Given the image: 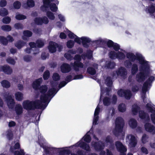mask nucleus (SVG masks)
Masks as SVG:
<instances>
[{
	"label": "nucleus",
	"mask_w": 155,
	"mask_h": 155,
	"mask_svg": "<svg viewBox=\"0 0 155 155\" xmlns=\"http://www.w3.org/2000/svg\"><path fill=\"white\" fill-rule=\"evenodd\" d=\"M15 110L18 115H20L23 112V108L21 105L18 104L16 105L15 107Z\"/></svg>",
	"instance_id": "obj_26"
},
{
	"label": "nucleus",
	"mask_w": 155,
	"mask_h": 155,
	"mask_svg": "<svg viewBox=\"0 0 155 155\" xmlns=\"http://www.w3.org/2000/svg\"><path fill=\"white\" fill-rule=\"evenodd\" d=\"M58 46V45L56 43L53 41H50L48 46V49L50 52L51 53L55 52L56 51V48Z\"/></svg>",
	"instance_id": "obj_16"
},
{
	"label": "nucleus",
	"mask_w": 155,
	"mask_h": 155,
	"mask_svg": "<svg viewBox=\"0 0 155 155\" xmlns=\"http://www.w3.org/2000/svg\"><path fill=\"white\" fill-rule=\"evenodd\" d=\"M127 74L126 69L124 67H121L119 68L117 71L114 72L112 75L113 77L116 78L117 76H124Z\"/></svg>",
	"instance_id": "obj_9"
},
{
	"label": "nucleus",
	"mask_w": 155,
	"mask_h": 155,
	"mask_svg": "<svg viewBox=\"0 0 155 155\" xmlns=\"http://www.w3.org/2000/svg\"><path fill=\"white\" fill-rule=\"evenodd\" d=\"M21 6V3L19 1H15L13 3V6L14 8L15 9H19L20 8Z\"/></svg>",
	"instance_id": "obj_64"
},
{
	"label": "nucleus",
	"mask_w": 155,
	"mask_h": 155,
	"mask_svg": "<svg viewBox=\"0 0 155 155\" xmlns=\"http://www.w3.org/2000/svg\"><path fill=\"white\" fill-rule=\"evenodd\" d=\"M140 109V107L137 104H134L132 106V111L134 115H137Z\"/></svg>",
	"instance_id": "obj_30"
},
{
	"label": "nucleus",
	"mask_w": 155,
	"mask_h": 155,
	"mask_svg": "<svg viewBox=\"0 0 155 155\" xmlns=\"http://www.w3.org/2000/svg\"><path fill=\"white\" fill-rule=\"evenodd\" d=\"M42 78H38L34 81L32 84V87L35 90H38V88L41 86L42 83Z\"/></svg>",
	"instance_id": "obj_18"
},
{
	"label": "nucleus",
	"mask_w": 155,
	"mask_h": 155,
	"mask_svg": "<svg viewBox=\"0 0 155 155\" xmlns=\"http://www.w3.org/2000/svg\"><path fill=\"white\" fill-rule=\"evenodd\" d=\"M132 94L131 91L129 90H125L124 93V97L127 100L130 99L132 97Z\"/></svg>",
	"instance_id": "obj_37"
},
{
	"label": "nucleus",
	"mask_w": 155,
	"mask_h": 155,
	"mask_svg": "<svg viewBox=\"0 0 155 155\" xmlns=\"http://www.w3.org/2000/svg\"><path fill=\"white\" fill-rule=\"evenodd\" d=\"M104 39L99 38L97 40L92 41L93 44H95L97 46H100L101 45H104Z\"/></svg>",
	"instance_id": "obj_24"
},
{
	"label": "nucleus",
	"mask_w": 155,
	"mask_h": 155,
	"mask_svg": "<svg viewBox=\"0 0 155 155\" xmlns=\"http://www.w3.org/2000/svg\"><path fill=\"white\" fill-rule=\"evenodd\" d=\"M35 5V2L33 0H28L27 3L23 5V7L25 8H27L28 7L32 8Z\"/></svg>",
	"instance_id": "obj_25"
},
{
	"label": "nucleus",
	"mask_w": 155,
	"mask_h": 155,
	"mask_svg": "<svg viewBox=\"0 0 155 155\" xmlns=\"http://www.w3.org/2000/svg\"><path fill=\"white\" fill-rule=\"evenodd\" d=\"M48 90V87L46 85H41L38 88V90L39 92L41 94L40 96V102L42 103H45V99L44 100L42 99V97L45 95L47 94H46Z\"/></svg>",
	"instance_id": "obj_8"
},
{
	"label": "nucleus",
	"mask_w": 155,
	"mask_h": 155,
	"mask_svg": "<svg viewBox=\"0 0 155 155\" xmlns=\"http://www.w3.org/2000/svg\"><path fill=\"white\" fill-rule=\"evenodd\" d=\"M115 145L117 151L120 153L126 152L127 148L126 147L124 146L123 143L120 141H117L115 142Z\"/></svg>",
	"instance_id": "obj_12"
},
{
	"label": "nucleus",
	"mask_w": 155,
	"mask_h": 155,
	"mask_svg": "<svg viewBox=\"0 0 155 155\" xmlns=\"http://www.w3.org/2000/svg\"><path fill=\"white\" fill-rule=\"evenodd\" d=\"M46 12V15L47 16L50 20H54L55 18L54 14L51 11L48 10Z\"/></svg>",
	"instance_id": "obj_46"
},
{
	"label": "nucleus",
	"mask_w": 155,
	"mask_h": 155,
	"mask_svg": "<svg viewBox=\"0 0 155 155\" xmlns=\"http://www.w3.org/2000/svg\"><path fill=\"white\" fill-rule=\"evenodd\" d=\"M129 124L132 128L134 129L137 127V123L136 120L134 119L131 118L129 121Z\"/></svg>",
	"instance_id": "obj_32"
},
{
	"label": "nucleus",
	"mask_w": 155,
	"mask_h": 155,
	"mask_svg": "<svg viewBox=\"0 0 155 155\" xmlns=\"http://www.w3.org/2000/svg\"><path fill=\"white\" fill-rule=\"evenodd\" d=\"M131 61L127 59L124 61V65L127 68H130L132 65V63Z\"/></svg>",
	"instance_id": "obj_53"
},
{
	"label": "nucleus",
	"mask_w": 155,
	"mask_h": 155,
	"mask_svg": "<svg viewBox=\"0 0 155 155\" xmlns=\"http://www.w3.org/2000/svg\"><path fill=\"white\" fill-rule=\"evenodd\" d=\"M58 91V89L51 88L48 91L47 94L42 97V99L44 100L45 99V103L44 104L40 103L39 100H37L35 101L26 100L24 101L22 105L24 108L27 110H34L37 109H45L50 101L49 97L51 99L57 93Z\"/></svg>",
	"instance_id": "obj_2"
},
{
	"label": "nucleus",
	"mask_w": 155,
	"mask_h": 155,
	"mask_svg": "<svg viewBox=\"0 0 155 155\" xmlns=\"http://www.w3.org/2000/svg\"><path fill=\"white\" fill-rule=\"evenodd\" d=\"M117 97L115 94H113L111 99V103L113 105L116 104L117 102Z\"/></svg>",
	"instance_id": "obj_57"
},
{
	"label": "nucleus",
	"mask_w": 155,
	"mask_h": 155,
	"mask_svg": "<svg viewBox=\"0 0 155 155\" xmlns=\"http://www.w3.org/2000/svg\"><path fill=\"white\" fill-rule=\"evenodd\" d=\"M20 148V145L19 143L17 142L14 146H11L10 148V151L12 153L15 151V150L19 149Z\"/></svg>",
	"instance_id": "obj_36"
},
{
	"label": "nucleus",
	"mask_w": 155,
	"mask_h": 155,
	"mask_svg": "<svg viewBox=\"0 0 155 155\" xmlns=\"http://www.w3.org/2000/svg\"><path fill=\"white\" fill-rule=\"evenodd\" d=\"M103 104L104 106H108L111 104L110 98L107 97H105L103 100Z\"/></svg>",
	"instance_id": "obj_33"
},
{
	"label": "nucleus",
	"mask_w": 155,
	"mask_h": 155,
	"mask_svg": "<svg viewBox=\"0 0 155 155\" xmlns=\"http://www.w3.org/2000/svg\"><path fill=\"white\" fill-rule=\"evenodd\" d=\"M61 69L62 72L66 73L70 71L71 68L69 64L67 63H64L61 65Z\"/></svg>",
	"instance_id": "obj_20"
},
{
	"label": "nucleus",
	"mask_w": 155,
	"mask_h": 155,
	"mask_svg": "<svg viewBox=\"0 0 155 155\" xmlns=\"http://www.w3.org/2000/svg\"><path fill=\"white\" fill-rule=\"evenodd\" d=\"M74 59L75 61L74 63H71V65L72 66L76 71H78L79 68H83L84 67L83 64L81 62V57L78 54L76 55L74 58Z\"/></svg>",
	"instance_id": "obj_5"
},
{
	"label": "nucleus",
	"mask_w": 155,
	"mask_h": 155,
	"mask_svg": "<svg viewBox=\"0 0 155 155\" xmlns=\"http://www.w3.org/2000/svg\"><path fill=\"white\" fill-rule=\"evenodd\" d=\"M15 102L13 99L8 102L7 105L9 108L12 109L14 107Z\"/></svg>",
	"instance_id": "obj_55"
},
{
	"label": "nucleus",
	"mask_w": 155,
	"mask_h": 155,
	"mask_svg": "<svg viewBox=\"0 0 155 155\" xmlns=\"http://www.w3.org/2000/svg\"><path fill=\"white\" fill-rule=\"evenodd\" d=\"M75 41L80 45L82 42L84 47L87 48L89 47V43L91 41V40L88 37L85 36L81 38L77 37L75 39Z\"/></svg>",
	"instance_id": "obj_6"
},
{
	"label": "nucleus",
	"mask_w": 155,
	"mask_h": 155,
	"mask_svg": "<svg viewBox=\"0 0 155 155\" xmlns=\"http://www.w3.org/2000/svg\"><path fill=\"white\" fill-rule=\"evenodd\" d=\"M53 81L50 82V85L51 88H54L57 89L58 88L59 83L57 82L61 78H52Z\"/></svg>",
	"instance_id": "obj_23"
},
{
	"label": "nucleus",
	"mask_w": 155,
	"mask_h": 155,
	"mask_svg": "<svg viewBox=\"0 0 155 155\" xmlns=\"http://www.w3.org/2000/svg\"><path fill=\"white\" fill-rule=\"evenodd\" d=\"M4 38L6 39L7 41L6 45H8V42H12L14 41V39L10 35H8L6 38L4 37Z\"/></svg>",
	"instance_id": "obj_60"
},
{
	"label": "nucleus",
	"mask_w": 155,
	"mask_h": 155,
	"mask_svg": "<svg viewBox=\"0 0 155 155\" xmlns=\"http://www.w3.org/2000/svg\"><path fill=\"white\" fill-rule=\"evenodd\" d=\"M76 53L75 51L70 50L68 51L67 53L64 54V56L67 60H71L73 58V57L71 55L75 54Z\"/></svg>",
	"instance_id": "obj_21"
},
{
	"label": "nucleus",
	"mask_w": 155,
	"mask_h": 155,
	"mask_svg": "<svg viewBox=\"0 0 155 155\" xmlns=\"http://www.w3.org/2000/svg\"><path fill=\"white\" fill-rule=\"evenodd\" d=\"M13 153L14 155H25V154L24 150L22 149H20L19 151H15Z\"/></svg>",
	"instance_id": "obj_58"
},
{
	"label": "nucleus",
	"mask_w": 155,
	"mask_h": 155,
	"mask_svg": "<svg viewBox=\"0 0 155 155\" xmlns=\"http://www.w3.org/2000/svg\"><path fill=\"white\" fill-rule=\"evenodd\" d=\"M104 45H107V47L111 48L113 47L114 43L111 40L104 38Z\"/></svg>",
	"instance_id": "obj_41"
},
{
	"label": "nucleus",
	"mask_w": 155,
	"mask_h": 155,
	"mask_svg": "<svg viewBox=\"0 0 155 155\" xmlns=\"http://www.w3.org/2000/svg\"><path fill=\"white\" fill-rule=\"evenodd\" d=\"M26 44V42L23 41L19 40L15 42V45L18 49H20L24 47Z\"/></svg>",
	"instance_id": "obj_31"
},
{
	"label": "nucleus",
	"mask_w": 155,
	"mask_h": 155,
	"mask_svg": "<svg viewBox=\"0 0 155 155\" xmlns=\"http://www.w3.org/2000/svg\"><path fill=\"white\" fill-rule=\"evenodd\" d=\"M16 99L18 101H21L23 99V94L20 92H17L15 94Z\"/></svg>",
	"instance_id": "obj_40"
},
{
	"label": "nucleus",
	"mask_w": 155,
	"mask_h": 155,
	"mask_svg": "<svg viewBox=\"0 0 155 155\" xmlns=\"http://www.w3.org/2000/svg\"><path fill=\"white\" fill-rule=\"evenodd\" d=\"M139 117L142 119L145 120L146 119L149 120V117L148 114L146 113L143 110H140L139 111Z\"/></svg>",
	"instance_id": "obj_28"
},
{
	"label": "nucleus",
	"mask_w": 155,
	"mask_h": 155,
	"mask_svg": "<svg viewBox=\"0 0 155 155\" xmlns=\"http://www.w3.org/2000/svg\"><path fill=\"white\" fill-rule=\"evenodd\" d=\"M70 153V150L68 149H64L59 152L60 155H68Z\"/></svg>",
	"instance_id": "obj_51"
},
{
	"label": "nucleus",
	"mask_w": 155,
	"mask_h": 155,
	"mask_svg": "<svg viewBox=\"0 0 155 155\" xmlns=\"http://www.w3.org/2000/svg\"><path fill=\"white\" fill-rule=\"evenodd\" d=\"M124 125V119L121 117H118L116 118L115 121V127L113 132L114 134L116 137H118L119 133H121L123 130Z\"/></svg>",
	"instance_id": "obj_4"
},
{
	"label": "nucleus",
	"mask_w": 155,
	"mask_h": 155,
	"mask_svg": "<svg viewBox=\"0 0 155 155\" xmlns=\"http://www.w3.org/2000/svg\"><path fill=\"white\" fill-rule=\"evenodd\" d=\"M84 140L86 142L89 143L91 140V137L89 134H86L83 137Z\"/></svg>",
	"instance_id": "obj_59"
},
{
	"label": "nucleus",
	"mask_w": 155,
	"mask_h": 155,
	"mask_svg": "<svg viewBox=\"0 0 155 155\" xmlns=\"http://www.w3.org/2000/svg\"><path fill=\"white\" fill-rule=\"evenodd\" d=\"M0 71L7 74H10L12 72V69L8 65L0 66Z\"/></svg>",
	"instance_id": "obj_15"
},
{
	"label": "nucleus",
	"mask_w": 155,
	"mask_h": 155,
	"mask_svg": "<svg viewBox=\"0 0 155 155\" xmlns=\"http://www.w3.org/2000/svg\"><path fill=\"white\" fill-rule=\"evenodd\" d=\"M23 35L22 36V39L24 40H28V37H31L32 34L31 32L28 30L24 31Z\"/></svg>",
	"instance_id": "obj_27"
},
{
	"label": "nucleus",
	"mask_w": 155,
	"mask_h": 155,
	"mask_svg": "<svg viewBox=\"0 0 155 155\" xmlns=\"http://www.w3.org/2000/svg\"><path fill=\"white\" fill-rule=\"evenodd\" d=\"M45 150V151L46 153H49V151H52L53 153H55L56 152V151L57 150H59L60 149V148H53V147H49L47 148H46L45 147V149H44Z\"/></svg>",
	"instance_id": "obj_44"
},
{
	"label": "nucleus",
	"mask_w": 155,
	"mask_h": 155,
	"mask_svg": "<svg viewBox=\"0 0 155 155\" xmlns=\"http://www.w3.org/2000/svg\"><path fill=\"white\" fill-rule=\"evenodd\" d=\"M43 5L41 6V10L43 12L49 11V8L53 12H56L58 7L56 4H58L59 2L57 0H43Z\"/></svg>",
	"instance_id": "obj_3"
},
{
	"label": "nucleus",
	"mask_w": 155,
	"mask_h": 155,
	"mask_svg": "<svg viewBox=\"0 0 155 155\" xmlns=\"http://www.w3.org/2000/svg\"><path fill=\"white\" fill-rule=\"evenodd\" d=\"M105 142L107 143H109L111 144L113 142V140L112 137L108 135L106 138Z\"/></svg>",
	"instance_id": "obj_63"
},
{
	"label": "nucleus",
	"mask_w": 155,
	"mask_h": 155,
	"mask_svg": "<svg viewBox=\"0 0 155 155\" xmlns=\"http://www.w3.org/2000/svg\"><path fill=\"white\" fill-rule=\"evenodd\" d=\"M2 29L4 31H9L11 30V27L9 25H4L1 27Z\"/></svg>",
	"instance_id": "obj_56"
},
{
	"label": "nucleus",
	"mask_w": 155,
	"mask_h": 155,
	"mask_svg": "<svg viewBox=\"0 0 155 155\" xmlns=\"http://www.w3.org/2000/svg\"><path fill=\"white\" fill-rule=\"evenodd\" d=\"M137 144V141L134 136L131 135L130 144L132 147H135Z\"/></svg>",
	"instance_id": "obj_34"
},
{
	"label": "nucleus",
	"mask_w": 155,
	"mask_h": 155,
	"mask_svg": "<svg viewBox=\"0 0 155 155\" xmlns=\"http://www.w3.org/2000/svg\"><path fill=\"white\" fill-rule=\"evenodd\" d=\"M92 57V51H87V54L84 53L82 55V58L84 60H85L86 58L91 59Z\"/></svg>",
	"instance_id": "obj_39"
},
{
	"label": "nucleus",
	"mask_w": 155,
	"mask_h": 155,
	"mask_svg": "<svg viewBox=\"0 0 155 155\" xmlns=\"http://www.w3.org/2000/svg\"><path fill=\"white\" fill-rule=\"evenodd\" d=\"M67 34L69 38L71 39L74 38L75 39V38H77V37H78L77 35L69 31H68Z\"/></svg>",
	"instance_id": "obj_62"
},
{
	"label": "nucleus",
	"mask_w": 155,
	"mask_h": 155,
	"mask_svg": "<svg viewBox=\"0 0 155 155\" xmlns=\"http://www.w3.org/2000/svg\"><path fill=\"white\" fill-rule=\"evenodd\" d=\"M154 80H155V78H148V79L144 82L142 89L143 93L144 94L146 93L148 90V86H149V87L150 86L151 87L152 82Z\"/></svg>",
	"instance_id": "obj_10"
},
{
	"label": "nucleus",
	"mask_w": 155,
	"mask_h": 155,
	"mask_svg": "<svg viewBox=\"0 0 155 155\" xmlns=\"http://www.w3.org/2000/svg\"><path fill=\"white\" fill-rule=\"evenodd\" d=\"M29 45L31 49L35 48L36 49V51L34 53V54L35 55L39 52V49L36 48V44L34 42H31L29 43Z\"/></svg>",
	"instance_id": "obj_43"
},
{
	"label": "nucleus",
	"mask_w": 155,
	"mask_h": 155,
	"mask_svg": "<svg viewBox=\"0 0 155 155\" xmlns=\"http://www.w3.org/2000/svg\"><path fill=\"white\" fill-rule=\"evenodd\" d=\"M1 84L2 86L4 87L8 88L10 86V84L9 82L6 80H4L2 81L1 82Z\"/></svg>",
	"instance_id": "obj_50"
},
{
	"label": "nucleus",
	"mask_w": 155,
	"mask_h": 155,
	"mask_svg": "<svg viewBox=\"0 0 155 155\" xmlns=\"http://www.w3.org/2000/svg\"><path fill=\"white\" fill-rule=\"evenodd\" d=\"M45 41L43 40L38 39L36 41V44L37 47L39 48L42 47L44 45Z\"/></svg>",
	"instance_id": "obj_47"
},
{
	"label": "nucleus",
	"mask_w": 155,
	"mask_h": 155,
	"mask_svg": "<svg viewBox=\"0 0 155 155\" xmlns=\"http://www.w3.org/2000/svg\"><path fill=\"white\" fill-rule=\"evenodd\" d=\"M109 58L112 59H117V52L114 51H111L108 53Z\"/></svg>",
	"instance_id": "obj_38"
},
{
	"label": "nucleus",
	"mask_w": 155,
	"mask_h": 155,
	"mask_svg": "<svg viewBox=\"0 0 155 155\" xmlns=\"http://www.w3.org/2000/svg\"><path fill=\"white\" fill-rule=\"evenodd\" d=\"M15 18L17 20H21L26 19V17L23 15L17 13L16 15Z\"/></svg>",
	"instance_id": "obj_54"
},
{
	"label": "nucleus",
	"mask_w": 155,
	"mask_h": 155,
	"mask_svg": "<svg viewBox=\"0 0 155 155\" xmlns=\"http://www.w3.org/2000/svg\"><path fill=\"white\" fill-rule=\"evenodd\" d=\"M118 110L121 112H124L126 110L125 104L123 103H120L118 106Z\"/></svg>",
	"instance_id": "obj_45"
},
{
	"label": "nucleus",
	"mask_w": 155,
	"mask_h": 155,
	"mask_svg": "<svg viewBox=\"0 0 155 155\" xmlns=\"http://www.w3.org/2000/svg\"><path fill=\"white\" fill-rule=\"evenodd\" d=\"M145 130L147 132L152 133V134H155V127L149 123H146L144 125Z\"/></svg>",
	"instance_id": "obj_14"
},
{
	"label": "nucleus",
	"mask_w": 155,
	"mask_h": 155,
	"mask_svg": "<svg viewBox=\"0 0 155 155\" xmlns=\"http://www.w3.org/2000/svg\"><path fill=\"white\" fill-rule=\"evenodd\" d=\"M115 66V63L113 61H106L105 64V67L107 68L112 69Z\"/></svg>",
	"instance_id": "obj_35"
},
{
	"label": "nucleus",
	"mask_w": 155,
	"mask_h": 155,
	"mask_svg": "<svg viewBox=\"0 0 155 155\" xmlns=\"http://www.w3.org/2000/svg\"><path fill=\"white\" fill-rule=\"evenodd\" d=\"M126 56L128 60L132 62L136 60L138 61L140 65L139 66L140 72L137 74V78H145L150 76V78H154L153 76V71L151 68L149 62L146 61L144 58L140 53H136L135 54L132 52H127Z\"/></svg>",
	"instance_id": "obj_1"
},
{
	"label": "nucleus",
	"mask_w": 155,
	"mask_h": 155,
	"mask_svg": "<svg viewBox=\"0 0 155 155\" xmlns=\"http://www.w3.org/2000/svg\"><path fill=\"white\" fill-rule=\"evenodd\" d=\"M93 66L94 68L90 67L87 68V72L89 74L92 75H94L96 74V69H97V68L98 65L96 64H94L93 65Z\"/></svg>",
	"instance_id": "obj_22"
},
{
	"label": "nucleus",
	"mask_w": 155,
	"mask_h": 155,
	"mask_svg": "<svg viewBox=\"0 0 155 155\" xmlns=\"http://www.w3.org/2000/svg\"><path fill=\"white\" fill-rule=\"evenodd\" d=\"M6 136L9 140H11L13 139V134L11 130H8Z\"/></svg>",
	"instance_id": "obj_49"
},
{
	"label": "nucleus",
	"mask_w": 155,
	"mask_h": 155,
	"mask_svg": "<svg viewBox=\"0 0 155 155\" xmlns=\"http://www.w3.org/2000/svg\"><path fill=\"white\" fill-rule=\"evenodd\" d=\"M78 146L85 150L87 152H90L91 151V149L89 144L84 142L81 141L79 142Z\"/></svg>",
	"instance_id": "obj_17"
},
{
	"label": "nucleus",
	"mask_w": 155,
	"mask_h": 155,
	"mask_svg": "<svg viewBox=\"0 0 155 155\" xmlns=\"http://www.w3.org/2000/svg\"><path fill=\"white\" fill-rule=\"evenodd\" d=\"M34 21L35 24L38 25H42L43 24H46L49 22L48 18L45 16L41 18H36L35 19Z\"/></svg>",
	"instance_id": "obj_11"
},
{
	"label": "nucleus",
	"mask_w": 155,
	"mask_h": 155,
	"mask_svg": "<svg viewBox=\"0 0 155 155\" xmlns=\"http://www.w3.org/2000/svg\"><path fill=\"white\" fill-rule=\"evenodd\" d=\"M6 61L8 63L14 65L15 63V60L11 57H9L6 60Z\"/></svg>",
	"instance_id": "obj_61"
},
{
	"label": "nucleus",
	"mask_w": 155,
	"mask_h": 155,
	"mask_svg": "<svg viewBox=\"0 0 155 155\" xmlns=\"http://www.w3.org/2000/svg\"><path fill=\"white\" fill-rule=\"evenodd\" d=\"M91 146L97 151L100 152L103 150L104 148V143L101 140L97 142L92 141L91 143Z\"/></svg>",
	"instance_id": "obj_7"
},
{
	"label": "nucleus",
	"mask_w": 155,
	"mask_h": 155,
	"mask_svg": "<svg viewBox=\"0 0 155 155\" xmlns=\"http://www.w3.org/2000/svg\"><path fill=\"white\" fill-rule=\"evenodd\" d=\"M145 11L147 13H149L150 15L155 12V4L152 5L149 7H147Z\"/></svg>",
	"instance_id": "obj_29"
},
{
	"label": "nucleus",
	"mask_w": 155,
	"mask_h": 155,
	"mask_svg": "<svg viewBox=\"0 0 155 155\" xmlns=\"http://www.w3.org/2000/svg\"><path fill=\"white\" fill-rule=\"evenodd\" d=\"M126 51L123 49H120V51L117 52V59L119 60H123L126 57V55L125 53Z\"/></svg>",
	"instance_id": "obj_19"
},
{
	"label": "nucleus",
	"mask_w": 155,
	"mask_h": 155,
	"mask_svg": "<svg viewBox=\"0 0 155 155\" xmlns=\"http://www.w3.org/2000/svg\"><path fill=\"white\" fill-rule=\"evenodd\" d=\"M8 12L7 10L5 8H2L0 10V15L4 16L8 15Z\"/></svg>",
	"instance_id": "obj_52"
},
{
	"label": "nucleus",
	"mask_w": 155,
	"mask_h": 155,
	"mask_svg": "<svg viewBox=\"0 0 155 155\" xmlns=\"http://www.w3.org/2000/svg\"><path fill=\"white\" fill-rule=\"evenodd\" d=\"M82 78H65L64 81L61 82L58 85V90L65 86L67 84L73 80L81 79Z\"/></svg>",
	"instance_id": "obj_13"
},
{
	"label": "nucleus",
	"mask_w": 155,
	"mask_h": 155,
	"mask_svg": "<svg viewBox=\"0 0 155 155\" xmlns=\"http://www.w3.org/2000/svg\"><path fill=\"white\" fill-rule=\"evenodd\" d=\"M113 78H106L105 80V83L109 87H111L113 84L112 80Z\"/></svg>",
	"instance_id": "obj_48"
},
{
	"label": "nucleus",
	"mask_w": 155,
	"mask_h": 155,
	"mask_svg": "<svg viewBox=\"0 0 155 155\" xmlns=\"http://www.w3.org/2000/svg\"><path fill=\"white\" fill-rule=\"evenodd\" d=\"M138 70V67L137 64H134L132 66L131 72L133 75L135 74Z\"/></svg>",
	"instance_id": "obj_42"
}]
</instances>
